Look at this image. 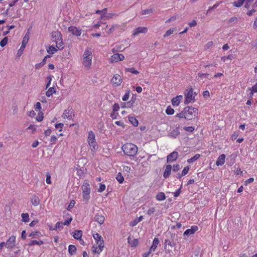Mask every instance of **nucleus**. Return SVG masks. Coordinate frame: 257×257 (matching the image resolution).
I'll list each match as a JSON object with an SVG mask.
<instances>
[{
	"label": "nucleus",
	"mask_w": 257,
	"mask_h": 257,
	"mask_svg": "<svg viewBox=\"0 0 257 257\" xmlns=\"http://www.w3.org/2000/svg\"><path fill=\"white\" fill-rule=\"evenodd\" d=\"M122 82V79L121 77L117 74H114L111 79L112 86L115 87L120 86Z\"/></svg>",
	"instance_id": "nucleus-8"
},
{
	"label": "nucleus",
	"mask_w": 257,
	"mask_h": 257,
	"mask_svg": "<svg viewBox=\"0 0 257 257\" xmlns=\"http://www.w3.org/2000/svg\"><path fill=\"white\" fill-rule=\"evenodd\" d=\"M148 32V28L145 27H139L134 29L133 33V36H136L141 33H146Z\"/></svg>",
	"instance_id": "nucleus-13"
},
{
	"label": "nucleus",
	"mask_w": 257,
	"mask_h": 257,
	"mask_svg": "<svg viewBox=\"0 0 257 257\" xmlns=\"http://www.w3.org/2000/svg\"><path fill=\"white\" fill-rule=\"evenodd\" d=\"M29 40V37L26 35L23 38V40L22 41V45H23V47H26V45L28 43Z\"/></svg>",
	"instance_id": "nucleus-50"
},
{
	"label": "nucleus",
	"mask_w": 257,
	"mask_h": 257,
	"mask_svg": "<svg viewBox=\"0 0 257 257\" xmlns=\"http://www.w3.org/2000/svg\"><path fill=\"white\" fill-rule=\"evenodd\" d=\"M82 235V232L81 230H76L74 232L73 237L76 239H80Z\"/></svg>",
	"instance_id": "nucleus-32"
},
{
	"label": "nucleus",
	"mask_w": 257,
	"mask_h": 257,
	"mask_svg": "<svg viewBox=\"0 0 257 257\" xmlns=\"http://www.w3.org/2000/svg\"><path fill=\"white\" fill-rule=\"evenodd\" d=\"M167 238L164 241V257H171L173 254L172 248L175 246V243L173 241V237L175 234L171 232H168L166 234Z\"/></svg>",
	"instance_id": "nucleus-1"
},
{
	"label": "nucleus",
	"mask_w": 257,
	"mask_h": 257,
	"mask_svg": "<svg viewBox=\"0 0 257 257\" xmlns=\"http://www.w3.org/2000/svg\"><path fill=\"white\" fill-rule=\"evenodd\" d=\"M155 211V208L154 207H151L149 208V209L147 211V214L149 215H151Z\"/></svg>",
	"instance_id": "nucleus-60"
},
{
	"label": "nucleus",
	"mask_w": 257,
	"mask_h": 257,
	"mask_svg": "<svg viewBox=\"0 0 257 257\" xmlns=\"http://www.w3.org/2000/svg\"><path fill=\"white\" fill-rule=\"evenodd\" d=\"M116 179L119 183H122L124 181L123 177L120 173H118L116 175Z\"/></svg>",
	"instance_id": "nucleus-42"
},
{
	"label": "nucleus",
	"mask_w": 257,
	"mask_h": 257,
	"mask_svg": "<svg viewBox=\"0 0 257 257\" xmlns=\"http://www.w3.org/2000/svg\"><path fill=\"white\" fill-rule=\"evenodd\" d=\"M43 119V114L41 112H40L38 113V115H37L36 117V120L38 121H41Z\"/></svg>",
	"instance_id": "nucleus-53"
},
{
	"label": "nucleus",
	"mask_w": 257,
	"mask_h": 257,
	"mask_svg": "<svg viewBox=\"0 0 257 257\" xmlns=\"http://www.w3.org/2000/svg\"><path fill=\"white\" fill-rule=\"evenodd\" d=\"M178 157V152H176V151L173 152L172 153L170 154L167 156V162L168 163L172 162L175 161L177 159Z\"/></svg>",
	"instance_id": "nucleus-16"
},
{
	"label": "nucleus",
	"mask_w": 257,
	"mask_h": 257,
	"mask_svg": "<svg viewBox=\"0 0 257 257\" xmlns=\"http://www.w3.org/2000/svg\"><path fill=\"white\" fill-rule=\"evenodd\" d=\"M43 244V241H41V240L38 241L36 240H33L30 241L28 243V245L29 246H32V245H41Z\"/></svg>",
	"instance_id": "nucleus-29"
},
{
	"label": "nucleus",
	"mask_w": 257,
	"mask_h": 257,
	"mask_svg": "<svg viewBox=\"0 0 257 257\" xmlns=\"http://www.w3.org/2000/svg\"><path fill=\"white\" fill-rule=\"evenodd\" d=\"M92 55L91 52L88 49L86 50L84 53L83 58L84 62L86 64H91L92 61Z\"/></svg>",
	"instance_id": "nucleus-10"
},
{
	"label": "nucleus",
	"mask_w": 257,
	"mask_h": 257,
	"mask_svg": "<svg viewBox=\"0 0 257 257\" xmlns=\"http://www.w3.org/2000/svg\"><path fill=\"white\" fill-rule=\"evenodd\" d=\"M34 108L36 111L40 110L41 108V103L39 102H37Z\"/></svg>",
	"instance_id": "nucleus-59"
},
{
	"label": "nucleus",
	"mask_w": 257,
	"mask_h": 257,
	"mask_svg": "<svg viewBox=\"0 0 257 257\" xmlns=\"http://www.w3.org/2000/svg\"><path fill=\"white\" fill-rule=\"evenodd\" d=\"M124 49V47H122L121 45H116L112 49V51L115 53L119 51H122Z\"/></svg>",
	"instance_id": "nucleus-25"
},
{
	"label": "nucleus",
	"mask_w": 257,
	"mask_h": 257,
	"mask_svg": "<svg viewBox=\"0 0 257 257\" xmlns=\"http://www.w3.org/2000/svg\"><path fill=\"white\" fill-rule=\"evenodd\" d=\"M253 2L254 0H244L245 7L247 9H249Z\"/></svg>",
	"instance_id": "nucleus-45"
},
{
	"label": "nucleus",
	"mask_w": 257,
	"mask_h": 257,
	"mask_svg": "<svg viewBox=\"0 0 257 257\" xmlns=\"http://www.w3.org/2000/svg\"><path fill=\"white\" fill-rule=\"evenodd\" d=\"M68 31L72 35L77 37L80 36L82 33L81 29L73 26H71L68 28Z\"/></svg>",
	"instance_id": "nucleus-12"
},
{
	"label": "nucleus",
	"mask_w": 257,
	"mask_h": 257,
	"mask_svg": "<svg viewBox=\"0 0 257 257\" xmlns=\"http://www.w3.org/2000/svg\"><path fill=\"white\" fill-rule=\"evenodd\" d=\"M22 221L28 222L29 221V215L28 213H22L21 215Z\"/></svg>",
	"instance_id": "nucleus-38"
},
{
	"label": "nucleus",
	"mask_w": 257,
	"mask_h": 257,
	"mask_svg": "<svg viewBox=\"0 0 257 257\" xmlns=\"http://www.w3.org/2000/svg\"><path fill=\"white\" fill-rule=\"evenodd\" d=\"M72 112V108H68L67 109H65L62 115V117L64 118H67L68 119H71L72 118V115L71 113Z\"/></svg>",
	"instance_id": "nucleus-15"
},
{
	"label": "nucleus",
	"mask_w": 257,
	"mask_h": 257,
	"mask_svg": "<svg viewBox=\"0 0 257 257\" xmlns=\"http://www.w3.org/2000/svg\"><path fill=\"white\" fill-rule=\"evenodd\" d=\"M16 237L14 235L11 236L6 243V247L12 248L15 246Z\"/></svg>",
	"instance_id": "nucleus-14"
},
{
	"label": "nucleus",
	"mask_w": 257,
	"mask_h": 257,
	"mask_svg": "<svg viewBox=\"0 0 257 257\" xmlns=\"http://www.w3.org/2000/svg\"><path fill=\"white\" fill-rule=\"evenodd\" d=\"M104 247V241H101L100 243H96L92 246L93 252L99 254L103 250Z\"/></svg>",
	"instance_id": "nucleus-11"
},
{
	"label": "nucleus",
	"mask_w": 257,
	"mask_h": 257,
	"mask_svg": "<svg viewBox=\"0 0 257 257\" xmlns=\"http://www.w3.org/2000/svg\"><path fill=\"white\" fill-rule=\"evenodd\" d=\"M31 202L34 206H37L40 204V200L38 196L35 195L32 197Z\"/></svg>",
	"instance_id": "nucleus-24"
},
{
	"label": "nucleus",
	"mask_w": 257,
	"mask_h": 257,
	"mask_svg": "<svg viewBox=\"0 0 257 257\" xmlns=\"http://www.w3.org/2000/svg\"><path fill=\"white\" fill-rule=\"evenodd\" d=\"M102 24H103L104 25H106V23H103L102 22H101V21H99L97 24L94 25L93 26V28H95V29H97Z\"/></svg>",
	"instance_id": "nucleus-55"
},
{
	"label": "nucleus",
	"mask_w": 257,
	"mask_h": 257,
	"mask_svg": "<svg viewBox=\"0 0 257 257\" xmlns=\"http://www.w3.org/2000/svg\"><path fill=\"white\" fill-rule=\"evenodd\" d=\"M196 94L193 92L192 88H190L189 90H186L185 92V100L184 101L185 104H188L192 103L195 101V97Z\"/></svg>",
	"instance_id": "nucleus-6"
},
{
	"label": "nucleus",
	"mask_w": 257,
	"mask_h": 257,
	"mask_svg": "<svg viewBox=\"0 0 257 257\" xmlns=\"http://www.w3.org/2000/svg\"><path fill=\"white\" fill-rule=\"evenodd\" d=\"M55 92V90L54 87H50L49 88V89L46 92V95H47V96L50 97Z\"/></svg>",
	"instance_id": "nucleus-37"
},
{
	"label": "nucleus",
	"mask_w": 257,
	"mask_h": 257,
	"mask_svg": "<svg viewBox=\"0 0 257 257\" xmlns=\"http://www.w3.org/2000/svg\"><path fill=\"white\" fill-rule=\"evenodd\" d=\"M128 243L132 246H136L138 244V240L137 239H132L130 237L127 238Z\"/></svg>",
	"instance_id": "nucleus-26"
},
{
	"label": "nucleus",
	"mask_w": 257,
	"mask_h": 257,
	"mask_svg": "<svg viewBox=\"0 0 257 257\" xmlns=\"http://www.w3.org/2000/svg\"><path fill=\"white\" fill-rule=\"evenodd\" d=\"M119 109V105L117 103H115L113 105V110L114 112H116V111H118V110Z\"/></svg>",
	"instance_id": "nucleus-61"
},
{
	"label": "nucleus",
	"mask_w": 257,
	"mask_h": 257,
	"mask_svg": "<svg viewBox=\"0 0 257 257\" xmlns=\"http://www.w3.org/2000/svg\"><path fill=\"white\" fill-rule=\"evenodd\" d=\"M166 113L167 114H173L174 113V110L170 106H168L166 109Z\"/></svg>",
	"instance_id": "nucleus-48"
},
{
	"label": "nucleus",
	"mask_w": 257,
	"mask_h": 257,
	"mask_svg": "<svg viewBox=\"0 0 257 257\" xmlns=\"http://www.w3.org/2000/svg\"><path fill=\"white\" fill-rule=\"evenodd\" d=\"M130 90H127L126 91L125 93L122 96V99L123 101H126V100H127L128 99L129 97H130Z\"/></svg>",
	"instance_id": "nucleus-46"
},
{
	"label": "nucleus",
	"mask_w": 257,
	"mask_h": 257,
	"mask_svg": "<svg viewBox=\"0 0 257 257\" xmlns=\"http://www.w3.org/2000/svg\"><path fill=\"white\" fill-rule=\"evenodd\" d=\"M198 228L197 226H193L190 229H187L184 233V235L189 236L191 234H194Z\"/></svg>",
	"instance_id": "nucleus-17"
},
{
	"label": "nucleus",
	"mask_w": 257,
	"mask_h": 257,
	"mask_svg": "<svg viewBox=\"0 0 257 257\" xmlns=\"http://www.w3.org/2000/svg\"><path fill=\"white\" fill-rule=\"evenodd\" d=\"M159 243V240L158 238H155L153 241V244L150 247L151 251H155L157 247L158 244Z\"/></svg>",
	"instance_id": "nucleus-22"
},
{
	"label": "nucleus",
	"mask_w": 257,
	"mask_h": 257,
	"mask_svg": "<svg viewBox=\"0 0 257 257\" xmlns=\"http://www.w3.org/2000/svg\"><path fill=\"white\" fill-rule=\"evenodd\" d=\"M121 149L125 155L128 156H135L138 151L137 146L132 143H126L123 145Z\"/></svg>",
	"instance_id": "nucleus-3"
},
{
	"label": "nucleus",
	"mask_w": 257,
	"mask_h": 257,
	"mask_svg": "<svg viewBox=\"0 0 257 257\" xmlns=\"http://www.w3.org/2000/svg\"><path fill=\"white\" fill-rule=\"evenodd\" d=\"M182 99H183V96L181 95H178L176 97L173 98L172 100V103L173 105H174V106L179 105V104L180 103V101L182 100Z\"/></svg>",
	"instance_id": "nucleus-19"
},
{
	"label": "nucleus",
	"mask_w": 257,
	"mask_h": 257,
	"mask_svg": "<svg viewBox=\"0 0 257 257\" xmlns=\"http://www.w3.org/2000/svg\"><path fill=\"white\" fill-rule=\"evenodd\" d=\"M69 252L71 254H73L76 251V247L74 245H70L68 247Z\"/></svg>",
	"instance_id": "nucleus-34"
},
{
	"label": "nucleus",
	"mask_w": 257,
	"mask_h": 257,
	"mask_svg": "<svg viewBox=\"0 0 257 257\" xmlns=\"http://www.w3.org/2000/svg\"><path fill=\"white\" fill-rule=\"evenodd\" d=\"M189 170V168L188 167H185L182 172V175L183 176L186 175L188 173Z\"/></svg>",
	"instance_id": "nucleus-64"
},
{
	"label": "nucleus",
	"mask_w": 257,
	"mask_h": 257,
	"mask_svg": "<svg viewBox=\"0 0 257 257\" xmlns=\"http://www.w3.org/2000/svg\"><path fill=\"white\" fill-rule=\"evenodd\" d=\"M184 129L187 132H192L194 130V127L193 126H185Z\"/></svg>",
	"instance_id": "nucleus-54"
},
{
	"label": "nucleus",
	"mask_w": 257,
	"mask_h": 257,
	"mask_svg": "<svg viewBox=\"0 0 257 257\" xmlns=\"http://www.w3.org/2000/svg\"><path fill=\"white\" fill-rule=\"evenodd\" d=\"M153 12V10L152 9L144 10L142 11V15H147V14H150L152 13Z\"/></svg>",
	"instance_id": "nucleus-49"
},
{
	"label": "nucleus",
	"mask_w": 257,
	"mask_h": 257,
	"mask_svg": "<svg viewBox=\"0 0 257 257\" xmlns=\"http://www.w3.org/2000/svg\"><path fill=\"white\" fill-rule=\"evenodd\" d=\"M112 55L110 59L111 63H117L120 61H122L124 59V56L122 54L115 53Z\"/></svg>",
	"instance_id": "nucleus-9"
},
{
	"label": "nucleus",
	"mask_w": 257,
	"mask_h": 257,
	"mask_svg": "<svg viewBox=\"0 0 257 257\" xmlns=\"http://www.w3.org/2000/svg\"><path fill=\"white\" fill-rule=\"evenodd\" d=\"M94 220L99 224H102L104 221L105 218L102 214L97 213L94 217Z\"/></svg>",
	"instance_id": "nucleus-18"
},
{
	"label": "nucleus",
	"mask_w": 257,
	"mask_h": 257,
	"mask_svg": "<svg viewBox=\"0 0 257 257\" xmlns=\"http://www.w3.org/2000/svg\"><path fill=\"white\" fill-rule=\"evenodd\" d=\"M179 134V131L178 129L173 130L170 133V136L176 138Z\"/></svg>",
	"instance_id": "nucleus-43"
},
{
	"label": "nucleus",
	"mask_w": 257,
	"mask_h": 257,
	"mask_svg": "<svg viewBox=\"0 0 257 257\" xmlns=\"http://www.w3.org/2000/svg\"><path fill=\"white\" fill-rule=\"evenodd\" d=\"M106 187L104 184H100L99 188L98 189V192H102L105 190Z\"/></svg>",
	"instance_id": "nucleus-62"
},
{
	"label": "nucleus",
	"mask_w": 257,
	"mask_h": 257,
	"mask_svg": "<svg viewBox=\"0 0 257 257\" xmlns=\"http://www.w3.org/2000/svg\"><path fill=\"white\" fill-rule=\"evenodd\" d=\"M234 58V56L233 55H232V54H230L227 57H222L221 59L222 60H223L224 61H225L226 59L231 60V59H233Z\"/></svg>",
	"instance_id": "nucleus-52"
},
{
	"label": "nucleus",
	"mask_w": 257,
	"mask_h": 257,
	"mask_svg": "<svg viewBox=\"0 0 257 257\" xmlns=\"http://www.w3.org/2000/svg\"><path fill=\"white\" fill-rule=\"evenodd\" d=\"M63 125V123H59L55 124V127L59 129V131H62Z\"/></svg>",
	"instance_id": "nucleus-56"
},
{
	"label": "nucleus",
	"mask_w": 257,
	"mask_h": 257,
	"mask_svg": "<svg viewBox=\"0 0 257 257\" xmlns=\"http://www.w3.org/2000/svg\"><path fill=\"white\" fill-rule=\"evenodd\" d=\"M253 181H254V179L253 178H250L246 180L244 182V185H247L248 184H250V183H252L253 182Z\"/></svg>",
	"instance_id": "nucleus-63"
},
{
	"label": "nucleus",
	"mask_w": 257,
	"mask_h": 257,
	"mask_svg": "<svg viewBox=\"0 0 257 257\" xmlns=\"http://www.w3.org/2000/svg\"><path fill=\"white\" fill-rule=\"evenodd\" d=\"M65 217L67 218V219H66V220L63 222V224L65 225H68L71 222L72 217L70 216V214L68 213L66 214Z\"/></svg>",
	"instance_id": "nucleus-28"
},
{
	"label": "nucleus",
	"mask_w": 257,
	"mask_h": 257,
	"mask_svg": "<svg viewBox=\"0 0 257 257\" xmlns=\"http://www.w3.org/2000/svg\"><path fill=\"white\" fill-rule=\"evenodd\" d=\"M176 30L177 29L176 28L170 29L164 35V37L166 38L167 37L169 36L170 35H172L174 32L176 31Z\"/></svg>",
	"instance_id": "nucleus-33"
},
{
	"label": "nucleus",
	"mask_w": 257,
	"mask_h": 257,
	"mask_svg": "<svg viewBox=\"0 0 257 257\" xmlns=\"http://www.w3.org/2000/svg\"><path fill=\"white\" fill-rule=\"evenodd\" d=\"M8 42V38L7 37H4L0 42V46L4 47L7 44Z\"/></svg>",
	"instance_id": "nucleus-40"
},
{
	"label": "nucleus",
	"mask_w": 257,
	"mask_h": 257,
	"mask_svg": "<svg viewBox=\"0 0 257 257\" xmlns=\"http://www.w3.org/2000/svg\"><path fill=\"white\" fill-rule=\"evenodd\" d=\"M117 16V14H116V13H108L106 14L105 15H102L100 17V19L104 20H109L113 17H116Z\"/></svg>",
	"instance_id": "nucleus-21"
},
{
	"label": "nucleus",
	"mask_w": 257,
	"mask_h": 257,
	"mask_svg": "<svg viewBox=\"0 0 257 257\" xmlns=\"http://www.w3.org/2000/svg\"><path fill=\"white\" fill-rule=\"evenodd\" d=\"M156 199L158 201H163L166 199V196L164 193L161 192L159 193L156 196Z\"/></svg>",
	"instance_id": "nucleus-31"
},
{
	"label": "nucleus",
	"mask_w": 257,
	"mask_h": 257,
	"mask_svg": "<svg viewBox=\"0 0 257 257\" xmlns=\"http://www.w3.org/2000/svg\"><path fill=\"white\" fill-rule=\"evenodd\" d=\"M200 157V155L199 154H196L194 157L191 158L190 159H189L187 160L188 163H192L197 160Z\"/></svg>",
	"instance_id": "nucleus-39"
},
{
	"label": "nucleus",
	"mask_w": 257,
	"mask_h": 257,
	"mask_svg": "<svg viewBox=\"0 0 257 257\" xmlns=\"http://www.w3.org/2000/svg\"><path fill=\"white\" fill-rule=\"evenodd\" d=\"M46 183L48 184H50L51 183V176L49 173H47L46 174Z\"/></svg>",
	"instance_id": "nucleus-57"
},
{
	"label": "nucleus",
	"mask_w": 257,
	"mask_h": 257,
	"mask_svg": "<svg viewBox=\"0 0 257 257\" xmlns=\"http://www.w3.org/2000/svg\"><path fill=\"white\" fill-rule=\"evenodd\" d=\"M64 224H63V222H58L56 223L55 225V227L54 228H53V230L57 229L61 230L63 228Z\"/></svg>",
	"instance_id": "nucleus-41"
},
{
	"label": "nucleus",
	"mask_w": 257,
	"mask_h": 257,
	"mask_svg": "<svg viewBox=\"0 0 257 257\" xmlns=\"http://www.w3.org/2000/svg\"><path fill=\"white\" fill-rule=\"evenodd\" d=\"M130 121L134 125L138 126L139 122L138 120L134 117L130 116L128 117Z\"/></svg>",
	"instance_id": "nucleus-36"
},
{
	"label": "nucleus",
	"mask_w": 257,
	"mask_h": 257,
	"mask_svg": "<svg viewBox=\"0 0 257 257\" xmlns=\"http://www.w3.org/2000/svg\"><path fill=\"white\" fill-rule=\"evenodd\" d=\"M143 219V216H141L138 219H135L134 221L131 222V225L132 226H135L137 225V223H138L139 222H140Z\"/></svg>",
	"instance_id": "nucleus-47"
},
{
	"label": "nucleus",
	"mask_w": 257,
	"mask_h": 257,
	"mask_svg": "<svg viewBox=\"0 0 257 257\" xmlns=\"http://www.w3.org/2000/svg\"><path fill=\"white\" fill-rule=\"evenodd\" d=\"M52 41L55 43L56 47L59 50L64 48V44L63 42L62 37L60 32L58 31H53L51 33Z\"/></svg>",
	"instance_id": "nucleus-2"
},
{
	"label": "nucleus",
	"mask_w": 257,
	"mask_h": 257,
	"mask_svg": "<svg viewBox=\"0 0 257 257\" xmlns=\"http://www.w3.org/2000/svg\"><path fill=\"white\" fill-rule=\"evenodd\" d=\"M185 114L184 110L181 113H179L176 115V117L179 118H185Z\"/></svg>",
	"instance_id": "nucleus-58"
},
{
	"label": "nucleus",
	"mask_w": 257,
	"mask_h": 257,
	"mask_svg": "<svg viewBox=\"0 0 257 257\" xmlns=\"http://www.w3.org/2000/svg\"><path fill=\"white\" fill-rule=\"evenodd\" d=\"M58 49L56 47H55L53 45H52L49 47L47 50L48 53H49V54H53L55 52H56Z\"/></svg>",
	"instance_id": "nucleus-30"
},
{
	"label": "nucleus",
	"mask_w": 257,
	"mask_h": 257,
	"mask_svg": "<svg viewBox=\"0 0 257 257\" xmlns=\"http://www.w3.org/2000/svg\"><path fill=\"white\" fill-rule=\"evenodd\" d=\"M244 3V0H238L233 3V6L235 7H240Z\"/></svg>",
	"instance_id": "nucleus-35"
},
{
	"label": "nucleus",
	"mask_w": 257,
	"mask_h": 257,
	"mask_svg": "<svg viewBox=\"0 0 257 257\" xmlns=\"http://www.w3.org/2000/svg\"><path fill=\"white\" fill-rule=\"evenodd\" d=\"M126 70L127 71L131 72L132 73L135 74H137L139 73V71L135 70L134 68H127L126 69Z\"/></svg>",
	"instance_id": "nucleus-51"
},
{
	"label": "nucleus",
	"mask_w": 257,
	"mask_h": 257,
	"mask_svg": "<svg viewBox=\"0 0 257 257\" xmlns=\"http://www.w3.org/2000/svg\"><path fill=\"white\" fill-rule=\"evenodd\" d=\"M41 235V234L39 232L33 231L30 233V234L29 235V236H31L32 237H39Z\"/></svg>",
	"instance_id": "nucleus-44"
},
{
	"label": "nucleus",
	"mask_w": 257,
	"mask_h": 257,
	"mask_svg": "<svg viewBox=\"0 0 257 257\" xmlns=\"http://www.w3.org/2000/svg\"><path fill=\"white\" fill-rule=\"evenodd\" d=\"M93 236L96 241V243H100V241H103V238L101 235H100L98 233H96L93 234Z\"/></svg>",
	"instance_id": "nucleus-27"
},
{
	"label": "nucleus",
	"mask_w": 257,
	"mask_h": 257,
	"mask_svg": "<svg viewBox=\"0 0 257 257\" xmlns=\"http://www.w3.org/2000/svg\"><path fill=\"white\" fill-rule=\"evenodd\" d=\"M185 118L188 120H191L195 118L198 114V109L196 108L192 107H187L184 109Z\"/></svg>",
	"instance_id": "nucleus-5"
},
{
	"label": "nucleus",
	"mask_w": 257,
	"mask_h": 257,
	"mask_svg": "<svg viewBox=\"0 0 257 257\" xmlns=\"http://www.w3.org/2000/svg\"><path fill=\"white\" fill-rule=\"evenodd\" d=\"M83 199L85 201H87L90 198V188L88 183L84 184L82 186Z\"/></svg>",
	"instance_id": "nucleus-7"
},
{
	"label": "nucleus",
	"mask_w": 257,
	"mask_h": 257,
	"mask_svg": "<svg viewBox=\"0 0 257 257\" xmlns=\"http://www.w3.org/2000/svg\"><path fill=\"white\" fill-rule=\"evenodd\" d=\"M87 142L91 151L93 152H96L98 149V146L96 142L95 135L91 131H89L88 133Z\"/></svg>",
	"instance_id": "nucleus-4"
},
{
	"label": "nucleus",
	"mask_w": 257,
	"mask_h": 257,
	"mask_svg": "<svg viewBox=\"0 0 257 257\" xmlns=\"http://www.w3.org/2000/svg\"><path fill=\"white\" fill-rule=\"evenodd\" d=\"M171 170L172 166L170 165H168L166 166L165 170L163 174L164 178H167L170 176Z\"/></svg>",
	"instance_id": "nucleus-23"
},
{
	"label": "nucleus",
	"mask_w": 257,
	"mask_h": 257,
	"mask_svg": "<svg viewBox=\"0 0 257 257\" xmlns=\"http://www.w3.org/2000/svg\"><path fill=\"white\" fill-rule=\"evenodd\" d=\"M225 155L224 154H221L220 155L216 162V164L217 166H221L223 164H224V162H225Z\"/></svg>",
	"instance_id": "nucleus-20"
}]
</instances>
